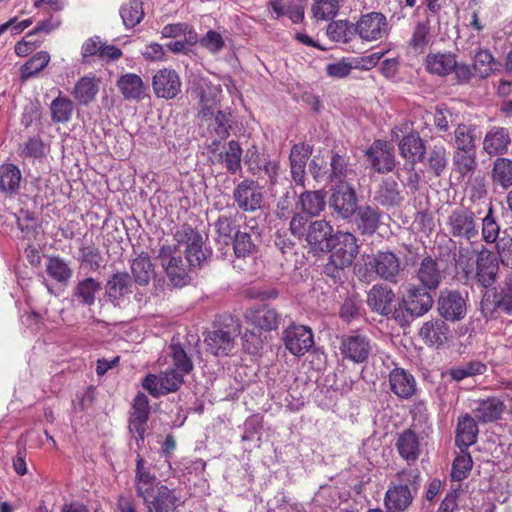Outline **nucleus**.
Returning <instances> with one entry per match:
<instances>
[{
    "mask_svg": "<svg viewBox=\"0 0 512 512\" xmlns=\"http://www.w3.org/2000/svg\"><path fill=\"white\" fill-rule=\"evenodd\" d=\"M401 271L400 259L390 251L363 255L354 265L355 275L364 283H371L377 278L396 283Z\"/></svg>",
    "mask_w": 512,
    "mask_h": 512,
    "instance_id": "nucleus-1",
    "label": "nucleus"
},
{
    "mask_svg": "<svg viewBox=\"0 0 512 512\" xmlns=\"http://www.w3.org/2000/svg\"><path fill=\"white\" fill-rule=\"evenodd\" d=\"M445 227L450 237L460 244L467 243L479 247V225L475 213L465 207L453 209L446 218Z\"/></svg>",
    "mask_w": 512,
    "mask_h": 512,
    "instance_id": "nucleus-2",
    "label": "nucleus"
},
{
    "mask_svg": "<svg viewBox=\"0 0 512 512\" xmlns=\"http://www.w3.org/2000/svg\"><path fill=\"white\" fill-rule=\"evenodd\" d=\"M189 83L191 94L199 100L202 118L212 117L222 94L221 85L200 75H193Z\"/></svg>",
    "mask_w": 512,
    "mask_h": 512,
    "instance_id": "nucleus-3",
    "label": "nucleus"
},
{
    "mask_svg": "<svg viewBox=\"0 0 512 512\" xmlns=\"http://www.w3.org/2000/svg\"><path fill=\"white\" fill-rule=\"evenodd\" d=\"M328 252H331L330 264L336 270L350 266L359 253L355 235L350 232L338 231L334 234Z\"/></svg>",
    "mask_w": 512,
    "mask_h": 512,
    "instance_id": "nucleus-4",
    "label": "nucleus"
},
{
    "mask_svg": "<svg viewBox=\"0 0 512 512\" xmlns=\"http://www.w3.org/2000/svg\"><path fill=\"white\" fill-rule=\"evenodd\" d=\"M174 240L178 246H185L184 253L189 266L200 267L207 259V252L203 249V237L190 225L178 227L174 233Z\"/></svg>",
    "mask_w": 512,
    "mask_h": 512,
    "instance_id": "nucleus-5",
    "label": "nucleus"
},
{
    "mask_svg": "<svg viewBox=\"0 0 512 512\" xmlns=\"http://www.w3.org/2000/svg\"><path fill=\"white\" fill-rule=\"evenodd\" d=\"M440 33V17L431 14L417 19L409 40L410 48L417 53H424L434 43Z\"/></svg>",
    "mask_w": 512,
    "mask_h": 512,
    "instance_id": "nucleus-6",
    "label": "nucleus"
},
{
    "mask_svg": "<svg viewBox=\"0 0 512 512\" xmlns=\"http://www.w3.org/2000/svg\"><path fill=\"white\" fill-rule=\"evenodd\" d=\"M157 259L174 286L182 287L189 282L187 265L183 262L176 246L162 245Z\"/></svg>",
    "mask_w": 512,
    "mask_h": 512,
    "instance_id": "nucleus-7",
    "label": "nucleus"
},
{
    "mask_svg": "<svg viewBox=\"0 0 512 512\" xmlns=\"http://www.w3.org/2000/svg\"><path fill=\"white\" fill-rule=\"evenodd\" d=\"M339 350L344 360L361 364L368 360L372 343L366 334L352 331L340 338Z\"/></svg>",
    "mask_w": 512,
    "mask_h": 512,
    "instance_id": "nucleus-8",
    "label": "nucleus"
},
{
    "mask_svg": "<svg viewBox=\"0 0 512 512\" xmlns=\"http://www.w3.org/2000/svg\"><path fill=\"white\" fill-rule=\"evenodd\" d=\"M329 206L342 219L351 218L357 210V196L354 188L346 181L335 182Z\"/></svg>",
    "mask_w": 512,
    "mask_h": 512,
    "instance_id": "nucleus-9",
    "label": "nucleus"
},
{
    "mask_svg": "<svg viewBox=\"0 0 512 512\" xmlns=\"http://www.w3.org/2000/svg\"><path fill=\"white\" fill-rule=\"evenodd\" d=\"M386 16L379 12L362 15L355 24V32L363 41L381 40L389 34Z\"/></svg>",
    "mask_w": 512,
    "mask_h": 512,
    "instance_id": "nucleus-10",
    "label": "nucleus"
},
{
    "mask_svg": "<svg viewBox=\"0 0 512 512\" xmlns=\"http://www.w3.org/2000/svg\"><path fill=\"white\" fill-rule=\"evenodd\" d=\"M233 199L240 210L254 212L262 207L264 196L257 182L245 179L234 188Z\"/></svg>",
    "mask_w": 512,
    "mask_h": 512,
    "instance_id": "nucleus-11",
    "label": "nucleus"
},
{
    "mask_svg": "<svg viewBox=\"0 0 512 512\" xmlns=\"http://www.w3.org/2000/svg\"><path fill=\"white\" fill-rule=\"evenodd\" d=\"M183 376L179 371L169 369L160 375L148 374L142 385L152 396L157 397L178 390L183 383Z\"/></svg>",
    "mask_w": 512,
    "mask_h": 512,
    "instance_id": "nucleus-12",
    "label": "nucleus"
},
{
    "mask_svg": "<svg viewBox=\"0 0 512 512\" xmlns=\"http://www.w3.org/2000/svg\"><path fill=\"white\" fill-rule=\"evenodd\" d=\"M182 82L178 72L172 68H162L152 77L153 92L158 98L174 99L181 92Z\"/></svg>",
    "mask_w": 512,
    "mask_h": 512,
    "instance_id": "nucleus-13",
    "label": "nucleus"
},
{
    "mask_svg": "<svg viewBox=\"0 0 512 512\" xmlns=\"http://www.w3.org/2000/svg\"><path fill=\"white\" fill-rule=\"evenodd\" d=\"M437 310L447 321H459L466 315V299L458 291L443 290L437 301Z\"/></svg>",
    "mask_w": 512,
    "mask_h": 512,
    "instance_id": "nucleus-14",
    "label": "nucleus"
},
{
    "mask_svg": "<svg viewBox=\"0 0 512 512\" xmlns=\"http://www.w3.org/2000/svg\"><path fill=\"white\" fill-rule=\"evenodd\" d=\"M429 291L423 286L410 284L402 298L404 309L416 317L426 314L433 305V298Z\"/></svg>",
    "mask_w": 512,
    "mask_h": 512,
    "instance_id": "nucleus-15",
    "label": "nucleus"
},
{
    "mask_svg": "<svg viewBox=\"0 0 512 512\" xmlns=\"http://www.w3.org/2000/svg\"><path fill=\"white\" fill-rule=\"evenodd\" d=\"M286 349L295 356H302L308 352L313 344L312 330L304 325H293L284 332Z\"/></svg>",
    "mask_w": 512,
    "mask_h": 512,
    "instance_id": "nucleus-16",
    "label": "nucleus"
},
{
    "mask_svg": "<svg viewBox=\"0 0 512 512\" xmlns=\"http://www.w3.org/2000/svg\"><path fill=\"white\" fill-rule=\"evenodd\" d=\"M333 237L332 225L324 219H319L310 222L308 232L304 238L310 248L314 252L319 253L329 251Z\"/></svg>",
    "mask_w": 512,
    "mask_h": 512,
    "instance_id": "nucleus-17",
    "label": "nucleus"
},
{
    "mask_svg": "<svg viewBox=\"0 0 512 512\" xmlns=\"http://www.w3.org/2000/svg\"><path fill=\"white\" fill-rule=\"evenodd\" d=\"M160 485L162 484L157 480L155 474L151 473L144 459L138 455L135 469V489L137 496L140 497L144 503L148 502Z\"/></svg>",
    "mask_w": 512,
    "mask_h": 512,
    "instance_id": "nucleus-18",
    "label": "nucleus"
},
{
    "mask_svg": "<svg viewBox=\"0 0 512 512\" xmlns=\"http://www.w3.org/2000/svg\"><path fill=\"white\" fill-rule=\"evenodd\" d=\"M480 247V250L479 247L474 248L477 252L475 278L481 286L487 288L496 282L499 266L491 253L483 245Z\"/></svg>",
    "mask_w": 512,
    "mask_h": 512,
    "instance_id": "nucleus-19",
    "label": "nucleus"
},
{
    "mask_svg": "<svg viewBox=\"0 0 512 512\" xmlns=\"http://www.w3.org/2000/svg\"><path fill=\"white\" fill-rule=\"evenodd\" d=\"M365 155L372 168L378 173L390 172L395 166L394 156L386 141H374L366 150Z\"/></svg>",
    "mask_w": 512,
    "mask_h": 512,
    "instance_id": "nucleus-20",
    "label": "nucleus"
},
{
    "mask_svg": "<svg viewBox=\"0 0 512 512\" xmlns=\"http://www.w3.org/2000/svg\"><path fill=\"white\" fill-rule=\"evenodd\" d=\"M244 319L248 324L264 331L276 329L279 323L277 312L267 305L247 309L244 313Z\"/></svg>",
    "mask_w": 512,
    "mask_h": 512,
    "instance_id": "nucleus-21",
    "label": "nucleus"
},
{
    "mask_svg": "<svg viewBox=\"0 0 512 512\" xmlns=\"http://www.w3.org/2000/svg\"><path fill=\"white\" fill-rule=\"evenodd\" d=\"M388 381L391 391L401 399H409L416 393L414 376L403 368L391 370Z\"/></svg>",
    "mask_w": 512,
    "mask_h": 512,
    "instance_id": "nucleus-22",
    "label": "nucleus"
},
{
    "mask_svg": "<svg viewBox=\"0 0 512 512\" xmlns=\"http://www.w3.org/2000/svg\"><path fill=\"white\" fill-rule=\"evenodd\" d=\"M235 337V331L221 328L210 331L204 341L213 355L228 356L234 349Z\"/></svg>",
    "mask_w": 512,
    "mask_h": 512,
    "instance_id": "nucleus-23",
    "label": "nucleus"
},
{
    "mask_svg": "<svg viewBox=\"0 0 512 512\" xmlns=\"http://www.w3.org/2000/svg\"><path fill=\"white\" fill-rule=\"evenodd\" d=\"M394 301L392 289L380 284L374 285L367 295V305L381 315H389L393 311Z\"/></svg>",
    "mask_w": 512,
    "mask_h": 512,
    "instance_id": "nucleus-24",
    "label": "nucleus"
},
{
    "mask_svg": "<svg viewBox=\"0 0 512 512\" xmlns=\"http://www.w3.org/2000/svg\"><path fill=\"white\" fill-rule=\"evenodd\" d=\"M395 445L400 457L408 464L415 463L420 456V437L412 429H406L399 433Z\"/></svg>",
    "mask_w": 512,
    "mask_h": 512,
    "instance_id": "nucleus-25",
    "label": "nucleus"
},
{
    "mask_svg": "<svg viewBox=\"0 0 512 512\" xmlns=\"http://www.w3.org/2000/svg\"><path fill=\"white\" fill-rule=\"evenodd\" d=\"M419 335L426 345L440 347L448 341L450 329L445 321L431 319L423 323Z\"/></svg>",
    "mask_w": 512,
    "mask_h": 512,
    "instance_id": "nucleus-26",
    "label": "nucleus"
},
{
    "mask_svg": "<svg viewBox=\"0 0 512 512\" xmlns=\"http://www.w3.org/2000/svg\"><path fill=\"white\" fill-rule=\"evenodd\" d=\"M180 498L174 489L166 485H160L154 495L145 502L147 512H170L174 510Z\"/></svg>",
    "mask_w": 512,
    "mask_h": 512,
    "instance_id": "nucleus-27",
    "label": "nucleus"
},
{
    "mask_svg": "<svg viewBox=\"0 0 512 512\" xmlns=\"http://www.w3.org/2000/svg\"><path fill=\"white\" fill-rule=\"evenodd\" d=\"M116 86L125 100L140 101L146 91L142 78L135 73L122 74L117 79Z\"/></svg>",
    "mask_w": 512,
    "mask_h": 512,
    "instance_id": "nucleus-28",
    "label": "nucleus"
},
{
    "mask_svg": "<svg viewBox=\"0 0 512 512\" xmlns=\"http://www.w3.org/2000/svg\"><path fill=\"white\" fill-rule=\"evenodd\" d=\"M478 427L472 416L465 414L458 418L455 443L461 452L473 445L477 440Z\"/></svg>",
    "mask_w": 512,
    "mask_h": 512,
    "instance_id": "nucleus-29",
    "label": "nucleus"
},
{
    "mask_svg": "<svg viewBox=\"0 0 512 512\" xmlns=\"http://www.w3.org/2000/svg\"><path fill=\"white\" fill-rule=\"evenodd\" d=\"M106 295L114 305L132 293L131 278L128 273H116L106 283Z\"/></svg>",
    "mask_w": 512,
    "mask_h": 512,
    "instance_id": "nucleus-30",
    "label": "nucleus"
},
{
    "mask_svg": "<svg viewBox=\"0 0 512 512\" xmlns=\"http://www.w3.org/2000/svg\"><path fill=\"white\" fill-rule=\"evenodd\" d=\"M413 496L407 485L390 487L385 494V506L389 512H403L412 503Z\"/></svg>",
    "mask_w": 512,
    "mask_h": 512,
    "instance_id": "nucleus-31",
    "label": "nucleus"
},
{
    "mask_svg": "<svg viewBox=\"0 0 512 512\" xmlns=\"http://www.w3.org/2000/svg\"><path fill=\"white\" fill-rule=\"evenodd\" d=\"M417 278L426 289H437L442 279V273L437 261L432 257H425L417 270Z\"/></svg>",
    "mask_w": 512,
    "mask_h": 512,
    "instance_id": "nucleus-32",
    "label": "nucleus"
},
{
    "mask_svg": "<svg viewBox=\"0 0 512 512\" xmlns=\"http://www.w3.org/2000/svg\"><path fill=\"white\" fill-rule=\"evenodd\" d=\"M424 65L430 74L447 76L455 68L456 56L453 53H429Z\"/></svg>",
    "mask_w": 512,
    "mask_h": 512,
    "instance_id": "nucleus-33",
    "label": "nucleus"
},
{
    "mask_svg": "<svg viewBox=\"0 0 512 512\" xmlns=\"http://www.w3.org/2000/svg\"><path fill=\"white\" fill-rule=\"evenodd\" d=\"M100 79L94 75L81 77L75 84L72 95L81 105L91 103L99 92Z\"/></svg>",
    "mask_w": 512,
    "mask_h": 512,
    "instance_id": "nucleus-34",
    "label": "nucleus"
},
{
    "mask_svg": "<svg viewBox=\"0 0 512 512\" xmlns=\"http://www.w3.org/2000/svg\"><path fill=\"white\" fill-rule=\"evenodd\" d=\"M400 154L412 164L420 161L425 152L423 140L416 132L405 135L399 142Z\"/></svg>",
    "mask_w": 512,
    "mask_h": 512,
    "instance_id": "nucleus-35",
    "label": "nucleus"
},
{
    "mask_svg": "<svg viewBox=\"0 0 512 512\" xmlns=\"http://www.w3.org/2000/svg\"><path fill=\"white\" fill-rule=\"evenodd\" d=\"M510 135L507 129L503 127H493L487 132L483 148L489 155H498L507 151L510 144Z\"/></svg>",
    "mask_w": 512,
    "mask_h": 512,
    "instance_id": "nucleus-36",
    "label": "nucleus"
},
{
    "mask_svg": "<svg viewBox=\"0 0 512 512\" xmlns=\"http://www.w3.org/2000/svg\"><path fill=\"white\" fill-rule=\"evenodd\" d=\"M504 410V403L497 397H488L477 402L473 409L475 417L484 423L499 419Z\"/></svg>",
    "mask_w": 512,
    "mask_h": 512,
    "instance_id": "nucleus-37",
    "label": "nucleus"
},
{
    "mask_svg": "<svg viewBox=\"0 0 512 512\" xmlns=\"http://www.w3.org/2000/svg\"><path fill=\"white\" fill-rule=\"evenodd\" d=\"M325 206V194L321 190L305 191L299 196L297 201V207L300 211L310 217L320 215L324 211Z\"/></svg>",
    "mask_w": 512,
    "mask_h": 512,
    "instance_id": "nucleus-38",
    "label": "nucleus"
},
{
    "mask_svg": "<svg viewBox=\"0 0 512 512\" xmlns=\"http://www.w3.org/2000/svg\"><path fill=\"white\" fill-rule=\"evenodd\" d=\"M131 273L134 281L140 286H146L155 275L154 265L147 253H140L131 262Z\"/></svg>",
    "mask_w": 512,
    "mask_h": 512,
    "instance_id": "nucleus-39",
    "label": "nucleus"
},
{
    "mask_svg": "<svg viewBox=\"0 0 512 512\" xmlns=\"http://www.w3.org/2000/svg\"><path fill=\"white\" fill-rule=\"evenodd\" d=\"M355 222L363 235H372L378 229L380 213L378 208L361 206L356 210Z\"/></svg>",
    "mask_w": 512,
    "mask_h": 512,
    "instance_id": "nucleus-40",
    "label": "nucleus"
},
{
    "mask_svg": "<svg viewBox=\"0 0 512 512\" xmlns=\"http://www.w3.org/2000/svg\"><path fill=\"white\" fill-rule=\"evenodd\" d=\"M100 289V282L88 277L78 282L73 290V297L83 305L91 306L95 303L96 294Z\"/></svg>",
    "mask_w": 512,
    "mask_h": 512,
    "instance_id": "nucleus-41",
    "label": "nucleus"
},
{
    "mask_svg": "<svg viewBox=\"0 0 512 512\" xmlns=\"http://www.w3.org/2000/svg\"><path fill=\"white\" fill-rule=\"evenodd\" d=\"M21 172L16 165L3 164L0 166V191L6 194H14L20 187Z\"/></svg>",
    "mask_w": 512,
    "mask_h": 512,
    "instance_id": "nucleus-42",
    "label": "nucleus"
},
{
    "mask_svg": "<svg viewBox=\"0 0 512 512\" xmlns=\"http://www.w3.org/2000/svg\"><path fill=\"white\" fill-rule=\"evenodd\" d=\"M45 270L49 277L60 284H67L73 276V271L68 263L59 256H50Z\"/></svg>",
    "mask_w": 512,
    "mask_h": 512,
    "instance_id": "nucleus-43",
    "label": "nucleus"
},
{
    "mask_svg": "<svg viewBox=\"0 0 512 512\" xmlns=\"http://www.w3.org/2000/svg\"><path fill=\"white\" fill-rule=\"evenodd\" d=\"M242 148L237 141L231 140L227 147L219 154V161L224 164L230 173L241 171Z\"/></svg>",
    "mask_w": 512,
    "mask_h": 512,
    "instance_id": "nucleus-44",
    "label": "nucleus"
},
{
    "mask_svg": "<svg viewBox=\"0 0 512 512\" xmlns=\"http://www.w3.org/2000/svg\"><path fill=\"white\" fill-rule=\"evenodd\" d=\"M376 199L383 206L398 205L403 199L398 183L391 178L384 180L379 186Z\"/></svg>",
    "mask_w": 512,
    "mask_h": 512,
    "instance_id": "nucleus-45",
    "label": "nucleus"
},
{
    "mask_svg": "<svg viewBox=\"0 0 512 512\" xmlns=\"http://www.w3.org/2000/svg\"><path fill=\"white\" fill-rule=\"evenodd\" d=\"M477 127L471 124H459L455 131V145L457 150L475 149V140L477 138Z\"/></svg>",
    "mask_w": 512,
    "mask_h": 512,
    "instance_id": "nucleus-46",
    "label": "nucleus"
},
{
    "mask_svg": "<svg viewBox=\"0 0 512 512\" xmlns=\"http://www.w3.org/2000/svg\"><path fill=\"white\" fill-rule=\"evenodd\" d=\"M492 179L503 188L512 186V160L497 158L493 163Z\"/></svg>",
    "mask_w": 512,
    "mask_h": 512,
    "instance_id": "nucleus-47",
    "label": "nucleus"
},
{
    "mask_svg": "<svg viewBox=\"0 0 512 512\" xmlns=\"http://www.w3.org/2000/svg\"><path fill=\"white\" fill-rule=\"evenodd\" d=\"M51 119L55 123L68 122L73 114L74 104L67 97H57L50 105Z\"/></svg>",
    "mask_w": 512,
    "mask_h": 512,
    "instance_id": "nucleus-48",
    "label": "nucleus"
},
{
    "mask_svg": "<svg viewBox=\"0 0 512 512\" xmlns=\"http://www.w3.org/2000/svg\"><path fill=\"white\" fill-rule=\"evenodd\" d=\"M120 15L126 28L135 27L143 19L144 11L140 0H130L121 7Z\"/></svg>",
    "mask_w": 512,
    "mask_h": 512,
    "instance_id": "nucleus-49",
    "label": "nucleus"
},
{
    "mask_svg": "<svg viewBox=\"0 0 512 512\" xmlns=\"http://www.w3.org/2000/svg\"><path fill=\"white\" fill-rule=\"evenodd\" d=\"M453 161L456 171L462 176L471 174L477 166L475 149L456 150Z\"/></svg>",
    "mask_w": 512,
    "mask_h": 512,
    "instance_id": "nucleus-50",
    "label": "nucleus"
},
{
    "mask_svg": "<svg viewBox=\"0 0 512 512\" xmlns=\"http://www.w3.org/2000/svg\"><path fill=\"white\" fill-rule=\"evenodd\" d=\"M218 243L228 245L236 232L235 220L231 215H220L214 224Z\"/></svg>",
    "mask_w": 512,
    "mask_h": 512,
    "instance_id": "nucleus-51",
    "label": "nucleus"
},
{
    "mask_svg": "<svg viewBox=\"0 0 512 512\" xmlns=\"http://www.w3.org/2000/svg\"><path fill=\"white\" fill-rule=\"evenodd\" d=\"M170 350L173 364L177 371L184 375L189 374L193 370V362L187 355L183 345L173 339L170 345Z\"/></svg>",
    "mask_w": 512,
    "mask_h": 512,
    "instance_id": "nucleus-52",
    "label": "nucleus"
},
{
    "mask_svg": "<svg viewBox=\"0 0 512 512\" xmlns=\"http://www.w3.org/2000/svg\"><path fill=\"white\" fill-rule=\"evenodd\" d=\"M50 55L46 51H40L32 56L21 67V78L27 80L42 71L49 63Z\"/></svg>",
    "mask_w": 512,
    "mask_h": 512,
    "instance_id": "nucleus-53",
    "label": "nucleus"
},
{
    "mask_svg": "<svg viewBox=\"0 0 512 512\" xmlns=\"http://www.w3.org/2000/svg\"><path fill=\"white\" fill-rule=\"evenodd\" d=\"M473 67L477 75L487 78L497 69V63L488 50H479L475 54Z\"/></svg>",
    "mask_w": 512,
    "mask_h": 512,
    "instance_id": "nucleus-54",
    "label": "nucleus"
},
{
    "mask_svg": "<svg viewBox=\"0 0 512 512\" xmlns=\"http://www.w3.org/2000/svg\"><path fill=\"white\" fill-rule=\"evenodd\" d=\"M487 366L480 361H469L459 367L450 369L449 375L455 381H461L467 377L482 375L486 372Z\"/></svg>",
    "mask_w": 512,
    "mask_h": 512,
    "instance_id": "nucleus-55",
    "label": "nucleus"
},
{
    "mask_svg": "<svg viewBox=\"0 0 512 512\" xmlns=\"http://www.w3.org/2000/svg\"><path fill=\"white\" fill-rule=\"evenodd\" d=\"M500 226L493 214L492 207H489L487 214L482 218L481 236L487 244L496 243L499 240Z\"/></svg>",
    "mask_w": 512,
    "mask_h": 512,
    "instance_id": "nucleus-56",
    "label": "nucleus"
},
{
    "mask_svg": "<svg viewBox=\"0 0 512 512\" xmlns=\"http://www.w3.org/2000/svg\"><path fill=\"white\" fill-rule=\"evenodd\" d=\"M234 253L238 258H245L252 255L256 250V245L251 235L245 231L237 230L232 241Z\"/></svg>",
    "mask_w": 512,
    "mask_h": 512,
    "instance_id": "nucleus-57",
    "label": "nucleus"
},
{
    "mask_svg": "<svg viewBox=\"0 0 512 512\" xmlns=\"http://www.w3.org/2000/svg\"><path fill=\"white\" fill-rule=\"evenodd\" d=\"M495 303L502 310L512 312V272H509L495 294Z\"/></svg>",
    "mask_w": 512,
    "mask_h": 512,
    "instance_id": "nucleus-58",
    "label": "nucleus"
},
{
    "mask_svg": "<svg viewBox=\"0 0 512 512\" xmlns=\"http://www.w3.org/2000/svg\"><path fill=\"white\" fill-rule=\"evenodd\" d=\"M448 163L447 150L444 146L435 145L427 157V164L436 176H440L446 169Z\"/></svg>",
    "mask_w": 512,
    "mask_h": 512,
    "instance_id": "nucleus-59",
    "label": "nucleus"
},
{
    "mask_svg": "<svg viewBox=\"0 0 512 512\" xmlns=\"http://www.w3.org/2000/svg\"><path fill=\"white\" fill-rule=\"evenodd\" d=\"M339 10L338 0H318L312 5V13L317 20H331Z\"/></svg>",
    "mask_w": 512,
    "mask_h": 512,
    "instance_id": "nucleus-60",
    "label": "nucleus"
},
{
    "mask_svg": "<svg viewBox=\"0 0 512 512\" xmlns=\"http://www.w3.org/2000/svg\"><path fill=\"white\" fill-rule=\"evenodd\" d=\"M82 263L88 265L91 270H98L103 262L100 250L93 244L83 245L79 249Z\"/></svg>",
    "mask_w": 512,
    "mask_h": 512,
    "instance_id": "nucleus-61",
    "label": "nucleus"
},
{
    "mask_svg": "<svg viewBox=\"0 0 512 512\" xmlns=\"http://www.w3.org/2000/svg\"><path fill=\"white\" fill-rule=\"evenodd\" d=\"M472 468V458L466 451L458 455L452 465L451 476L454 480L461 481L467 477Z\"/></svg>",
    "mask_w": 512,
    "mask_h": 512,
    "instance_id": "nucleus-62",
    "label": "nucleus"
},
{
    "mask_svg": "<svg viewBox=\"0 0 512 512\" xmlns=\"http://www.w3.org/2000/svg\"><path fill=\"white\" fill-rule=\"evenodd\" d=\"M150 413V406L148 397L143 393H138L133 401L132 413L130 415L129 420L133 421H148Z\"/></svg>",
    "mask_w": 512,
    "mask_h": 512,
    "instance_id": "nucleus-63",
    "label": "nucleus"
},
{
    "mask_svg": "<svg viewBox=\"0 0 512 512\" xmlns=\"http://www.w3.org/2000/svg\"><path fill=\"white\" fill-rule=\"evenodd\" d=\"M496 248L502 264L512 267V236L504 232L497 241Z\"/></svg>",
    "mask_w": 512,
    "mask_h": 512,
    "instance_id": "nucleus-64",
    "label": "nucleus"
}]
</instances>
